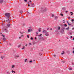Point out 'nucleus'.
<instances>
[{
    "label": "nucleus",
    "instance_id": "obj_1",
    "mask_svg": "<svg viewBox=\"0 0 74 74\" xmlns=\"http://www.w3.org/2000/svg\"><path fill=\"white\" fill-rule=\"evenodd\" d=\"M6 22H7L8 21V22H7L9 24H7V25L8 26V27H10V25H11V23H10V21H11L10 20V19L8 18V20H6Z\"/></svg>",
    "mask_w": 74,
    "mask_h": 74
},
{
    "label": "nucleus",
    "instance_id": "obj_2",
    "mask_svg": "<svg viewBox=\"0 0 74 74\" xmlns=\"http://www.w3.org/2000/svg\"><path fill=\"white\" fill-rule=\"evenodd\" d=\"M47 10V8H41V11L42 12H44Z\"/></svg>",
    "mask_w": 74,
    "mask_h": 74
},
{
    "label": "nucleus",
    "instance_id": "obj_3",
    "mask_svg": "<svg viewBox=\"0 0 74 74\" xmlns=\"http://www.w3.org/2000/svg\"><path fill=\"white\" fill-rule=\"evenodd\" d=\"M11 14L10 13H6L5 14L6 16L8 17V19H9V17H10V15Z\"/></svg>",
    "mask_w": 74,
    "mask_h": 74
},
{
    "label": "nucleus",
    "instance_id": "obj_4",
    "mask_svg": "<svg viewBox=\"0 0 74 74\" xmlns=\"http://www.w3.org/2000/svg\"><path fill=\"white\" fill-rule=\"evenodd\" d=\"M54 16L55 17V20H57L58 19V17L57 16H56L54 15L53 14H52V17H53Z\"/></svg>",
    "mask_w": 74,
    "mask_h": 74
},
{
    "label": "nucleus",
    "instance_id": "obj_5",
    "mask_svg": "<svg viewBox=\"0 0 74 74\" xmlns=\"http://www.w3.org/2000/svg\"><path fill=\"white\" fill-rule=\"evenodd\" d=\"M7 28H8V27H5L3 29L4 31H5L6 33H8V30L7 29Z\"/></svg>",
    "mask_w": 74,
    "mask_h": 74
},
{
    "label": "nucleus",
    "instance_id": "obj_6",
    "mask_svg": "<svg viewBox=\"0 0 74 74\" xmlns=\"http://www.w3.org/2000/svg\"><path fill=\"white\" fill-rule=\"evenodd\" d=\"M65 10H66V8L64 7H63L62 9V12H64Z\"/></svg>",
    "mask_w": 74,
    "mask_h": 74
},
{
    "label": "nucleus",
    "instance_id": "obj_7",
    "mask_svg": "<svg viewBox=\"0 0 74 74\" xmlns=\"http://www.w3.org/2000/svg\"><path fill=\"white\" fill-rule=\"evenodd\" d=\"M47 32V31L46 30H43L42 33H45V34Z\"/></svg>",
    "mask_w": 74,
    "mask_h": 74
},
{
    "label": "nucleus",
    "instance_id": "obj_8",
    "mask_svg": "<svg viewBox=\"0 0 74 74\" xmlns=\"http://www.w3.org/2000/svg\"><path fill=\"white\" fill-rule=\"evenodd\" d=\"M64 29H65V28L64 27L61 30V32L62 33H63L64 32Z\"/></svg>",
    "mask_w": 74,
    "mask_h": 74
},
{
    "label": "nucleus",
    "instance_id": "obj_9",
    "mask_svg": "<svg viewBox=\"0 0 74 74\" xmlns=\"http://www.w3.org/2000/svg\"><path fill=\"white\" fill-rule=\"evenodd\" d=\"M49 33H48V32H47L45 34V35L46 36H49Z\"/></svg>",
    "mask_w": 74,
    "mask_h": 74
},
{
    "label": "nucleus",
    "instance_id": "obj_10",
    "mask_svg": "<svg viewBox=\"0 0 74 74\" xmlns=\"http://www.w3.org/2000/svg\"><path fill=\"white\" fill-rule=\"evenodd\" d=\"M32 31H33V30L32 29H28V33H29L30 32H32Z\"/></svg>",
    "mask_w": 74,
    "mask_h": 74
},
{
    "label": "nucleus",
    "instance_id": "obj_11",
    "mask_svg": "<svg viewBox=\"0 0 74 74\" xmlns=\"http://www.w3.org/2000/svg\"><path fill=\"white\" fill-rule=\"evenodd\" d=\"M19 57V55H18V56L15 55L14 56V57L15 58H16V59L17 58H18Z\"/></svg>",
    "mask_w": 74,
    "mask_h": 74
},
{
    "label": "nucleus",
    "instance_id": "obj_12",
    "mask_svg": "<svg viewBox=\"0 0 74 74\" xmlns=\"http://www.w3.org/2000/svg\"><path fill=\"white\" fill-rule=\"evenodd\" d=\"M35 5H34V3H32L31 4V7H34Z\"/></svg>",
    "mask_w": 74,
    "mask_h": 74
},
{
    "label": "nucleus",
    "instance_id": "obj_13",
    "mask_svg": "<svg viewBox=\"0 0 74 74\" xmlns=\"http://www.w3.org/2000/svg\"><path fill=\"white\" fill-rule=\"evenodd\" d=\"M3 3V0H0V3L2 4Z\"/></svg>",
    "mask_w": 74,
    "mask_h": 74
},
{
    "label": "nucleus",
    "instance_id": "obj_14",
    "mask_svg": "<svg viewBox=\"0 0 74 74\" xmlns=\"http://www.w3.org/2000/svg\"><path fill=\"white\" fill-rule=\"evenodd\" d=\"M23 11L22 10H21L19 11L20 13V14H22V13H23Z\"/></svg>",
    "mask_w": 74,
    "mask_h": 74
},
{
    "label": "nucleus",
    "instance_id": "obj_15",
    "mask_svg": "<svg viewBox=\"0 0 74 74\" xmlns=\"http://www.w3.org/2000/svg\"><path fill=\"white\" fill-rule=\"evenodd\" d=\"M5 37H3V41H5Z\"/></svg>",
    "mask_w": 74,
    "mask_h": 74
},
{
    "label": "nucleus",
    "instance_id": "obj_16",
    "mask_svg": "<svg viewBox=\"0 0 74 74\" xmlns=\"http://www.w3.org/2000/svg\"><path fill=\"white\" fill-rule=\"evenodd\" d=\"M41 40H42V41H44V39L43 38V37H41Z\"/></svg>",
    "mask_w": 74,
    "mask_h": 74
},
{
    "label": "nucleus",
    "instance_id": "obj_17",
    "mask_svg": "<svg viewBox=\"0 0 74 74\" xmlns=\"http://www.w3.org/2000/svg\"><path fill=\"white\" fill-rule=\"evenodd\" d=\"M64 54V52L62 51V53H61V55H63Z\"/></svg>",
    "mask_w": 74,
    "mask_h": 74
},
{
    "label": "nucleus",
    "instance_id": "obj_18",
    "mask_svg": "<svg viewBox=\"0 0 74 74\" xmlns=\"http://www.w3.org/2000/svg\"><path fill=\"white\" fill-rule=\"evenodd\" d=\"M67 53H68V55H69V54H70V51H67Z\"/></svg>",
    "mask_w": 74,
    "mask_h": 74
},
{
    "label": "nucleus",
    "instance_id": "obj_19",
    "mask_svg": "<svg viewBox=\"0 0 74 74\" xmlns=\"http://www.w3.org/2000/svg\"><path fill=\"white\" fill-rule=\"evenodd\" d=\"M23 37V35H22L21 36V37H19V38H20V39L21 38V37Z\"/></svg>",
    "mask_w": 74,
    "mask_h": 74
},
{
    "label": "nucleus",
    "instance_id": "obj_20",
    "mask_svg": "<svg viewBox=\"0 0 74 74\" xmlns=\"http://www.w3.org/2000/svg\"><path fill=\"white\" fill-rule=\"evenodd\" d=\"M25 48V47L23 46L22 48V49H24Z\"/></svg>",
    "mask_w": 74,
    "mask_h": 74
},
{
    "label": "nucleus",
    "instance_id": "obj_21",
    "mask_svg": "<svg viewBox=\"0 0 74 74\" xmlns=\"http://www.w3.org/2000/svg\"><path fill=\"white\" fill-rule=\"evenodd\" d=\"M69 70H72V69L71 68H69Z\"/></svg>",
    "mask_w": 74,
    "mask_h": 74
},
{
    "label": "nucleus",
    "instance_id": "obj_22",
    "mask_svg": "<svg viewBox=\"0 0 74 74\" xmlns=\"http://www.w3.org/2000/svg\"><path fill=\"white\" fill-rule=\"evenodd\" d=\"M15 67V65H13L12 67V68H14Z\"/></svg>",
    "mask_w": 74,
    "mask_h": 74
},
{
    "label": "nucleus",
    "instance_id": "obj_23",
    "mask_svg": "<svg viewBox=\"0 0 74 74\" xmlns=\"http://www.w3.org/2000/svg\"><path fill=\"white\" fill-rule=\"evenodd\" d=\"M7 73L8 74H10V72L9 71H7Z\"/></svg>",
    "mask_w": 74,
    "mask_h": 74
},
{
    "label": "nucleus",
    "instance_id": "obj_24",
    "mask_svg": "<svg viewBox=\"0 0 74 74\" xmlns=\"http://www.w3.org/2000/svg\"><path fill=\"white\" fill-rule=\"evenodd\" d=\"M38 31H39V32H41V28H39L38 29Z\"/></svg>",
    "mask_w": 74,
    "mask_h": 74
},
{
    "label": "nucleus",
    "instance_id": "obj_25",
    "mask_svg": "<svg viewBox=\"0 0 74 74\" xmlns=\"http://www.w3.org/2000/svg\"><path fill=\"white\" fill-rule=\"evenodd\" d=\"M27 60V59H25V62H26V61Z\"/></svg>",
    "mask_w": 74,
    "mask_h": 74
},
{
    "label": "nucleus",
    "instance_id": "obj_26",
    "mask_svg": "<svg viewBox=\"0 0 74 74\" xmlns=\"http://www.w3.org/2000/svg\"><path fill=\"white\" fill-rule=\"evenodd\" d=\"M70 13L71 14V15H73V13H72V12H71Z\"/></svg>",
    "mask_w": 74,
    "mask_h": 74
},
{
    "label": "nucleus",
    "instance_id": "obj_27",
    "mask_svg": "<svg viewBox=\"0 0 74 74\" xmlns=\"http://www.w3.org/2000/svg\"><path fill=\"white\" fill-rule=\"evenodd\" d=\"M69 27H68V28H66V30H69Z\"/></svg>",
    "mask_w": 74,
    "mask_h": 74
},
{
    "label": "nucleus",
    "instance_id": "obj_28",
    "mask_svg": "<svg viewBox=\"0 0 74 74\" xmlns=\"http://www.w3.org/2000/svg\"><path fill=\"white\" fill-rule=\"evenodd\" d=\"M58 30H60V27H58Z\"/></svg>",
    "mask_w": 74,
    "mask_h": 74
},
{
    "label": "nucleus",
    "instance_id": "obj_29",
    "mask_svg": "<svg viewBox=\"0 0 74 74\" xmlns=\"http://www.w3.org/2000/svg\"><path fill=\"white\" fill-rule=\"evenodd\" d=\"M39 55H40V56H41L42 55V53H40L39 54Z\"/></svg>",
    "mask_w": 74,
    "mask_h": 74
},
{
    "label": "nucleus",
    "instance_id": "obj_30",
    "mask_svg": "<svg viewBox=\"0 0 74 74\" xmlns=\"http://www.w3.org/2000/svg\"><path fill=\"white\" fill-rule=\"evenodd\" d=\"M38 38L39 40H41V37H39Z\"/></svg>",
    "mask_w": 74,
    "mask_h": 74
},
{
    "label": "nucleus",
    "instance_id": "obj_31",
    "mask_svg": "<svg viewBox=\"0 0 74 74\" xmlns=\"http://www.w3.org/2000/svg\"><path fill=\"white\" fill-rule=\"evenodd\" d=\"M29 63H32V60H31L29 62Z\"/></svg>",
    "mask_w": 74,
    "mask_h": 74
},
{
    "label": "nucleus",
    "instance_id": "obj_32",
    "mask_svg": "<svg viewBox=\"0 0 74 74\" xmlns=\"http://www.w3.org/2000/svg\"><path fill=\"white\" fill-rule=\"evenodd\" d=\"M31 39L32 40H33V38L31 37Z\"/></svg>",
    "mask_w": 74,
    "mask_h": 74
},
{
    "label": "nucleus",
    "instance_id": "obj_33",
    "mask_svg": "<svg viewBox=\"0 0 74 74\" xmlns=\"http://www.w3.org/2000/svg\"><path fill=\"white\" fill-rule=\"evenodd\" d=\"M4 58V56H2V57H1V59H3V58Z\"/></svg>",
    "mask_w": 74,
    "mask_h": 74
},
{
    "label": "nucleus",
    "instance_id": "obj_34",
    "mask_svg": "<svg viewBox=\"0 0 74 74\" xmlns=\"http://www.w3.org/2000/svg\"><path fill=\"white\" fill-rule=\"evenodd\" d=\"M69 34H70V35H72V33H69Z\"/></svg>",
    "mask_w": 74,
    "mask_h": 74
},
{
    "label": "nucleus",
    "instance_id": "obj_35",
    "mask_svg": "<svg viewBox=\"0 0 74 74\" xmlns=\"http://www.w3.org/2000/svg\"><path fill=\"white\" fill-rule=\"evenodd\" d=\"M60 15L62 16H63V14H60Z\"/></svg>",
    "mask_w": 74,
    "mask_h": 74
},
{
    "label": "nucleus",
    "instance_id": "obj_36",
    "mask_svg": "<svg viewBox=\"0 0 74 74\" xmlns=\"http://www.w3.org/2000/svg\"><path fill=\"white\" fill-rule=\"evenodd\" d=\"M64 26H65V27H67V25L66 24H64Z\"/></svg>",
    "mask_w": 74,
    "mask_h": 74
},
{
    "label": "nucleus",
    "instance_id": "obj_37",
    "mask_svg": "<svg viewBox=\"0 0 74 74\" xmlns=\"http://www.w3.org/2000/svg\"><path fill=\"white\" fill-rule=\"evenodd\" d=\"M74 20L73 19H72L71 20V22H74Z\"/></svg>",
    "mask_w": 74,
    "mask_h": 74
},
{
    "label": "nucleus",
    "instance_id": "obj_38",
    "mask_svg": "<svg viewBox=\"0 0 74 74\" xmlns=\"http://www.w3.org/2000/svg\"><path fill=\"white\" fill-rule=\"evenodd\" d=\"M23 26H25V23H23Z\"/></svg>",
    "mask_w": 74,
    "mask_h": 74
},
{
    "label": "nucleus",
    "instance_id": "obj_39",
    "mask_svg": "<svg viewBox=\"0 0 74 74\" xmlns=\"http://www.w3.org/2000/svg\"><path fill=\"white\" fill-rule=\"evenodd\" d=\"M25 2H27V0H24Z\"/></svg>",
    "mask_w": 74,
    "mask_h": 74
},
{
    "label": "nucleus",
    "instance_id": "obj_40",
    "mask_svg": "<svg viewBox=\"0 0 74 74\" xmlns=\"http://www.w3.org/2000/svg\"><path fill=\"white\" fill-rule=\"evenodd\" d=\"M27 37H28L27 38H29V35H27Z\"/></svg>",
    "mask_w": 74,
    "mask_h": 74
},
{
    "label": "nucleus",
    "instance_id": "obj_41",
    "mask_svg": "<svg viewBox=\"0 0 74 74\" xmlns=\"http://www.w3.org/2000/svg\"><path fill=\"white\" fill-rule=\"evenodd\" d=\"M36 34H38V33L37 32H36Z\"/></svg>",
    "mask_w": 74,
    "mask_h": 74
},
{
    "label": "nucleus",
    "instance_id": "obj_42",
    "mask_svg": "<svg viewBox=\"0 0 74 74\" xmlns=\"http://www.w3.org/2000/svg\"><path fill=\"white\" fill-rule=\"evenodd\" d=\"M21 47V45H18V48H19V47Z\"/></svg>",
    "mask_w": 74,
    "mask_h": 74
},
{
    "label": "nucleus",
    "instance_id": "obj_43",
    "mask_svg": "<svg viewBox=\"0 0 74 74\" xmlns=\"http://www.w3.org/2000/svg\"><path fill=\"white\" fill-rule=\"evenodd\" d=\"M2 36H3V37H5V36L4 35H2Z\"/></svg>",
    "mask_w": 74,
    "mask_h": 74
},
{
    "label": "nucleus",
    "instance_id": "obj_44",
    "mask_svg": "<svg viewBox=\"0 0 74 74\" xmlns=\"http://www.w3.org/2000/svg\"><path fill=\"white\" fill-rule=\"evenodd\" d=\"M29 44L30 45H32V44L31 43H29Z\"/></svg>",
    "mask_w": 74,
    "mask_h": 74
},
{
    "label": "nucleus",
    "instance_id": "obj_45",
    "mask_svg": "<svg viewBox=\"0 0 74 74\" xmlns=\"http://www.w3.org/2000/svg\"><path fill=\"white\" fill-rule=\"evenodd\" d=\"M12 73H14V71L12 70Z\"/></svg>",
    "mask_w": 74,
    "mask_h": 74
},
{
    "label": "nucleus",
    "instance_id": "obj_46",
    "mask_svg": "<svg viewBox=\"0 0 74 74\" xmlns=\"http://www.w3.org/2000/svg\"><path fill=\"white\" fill-rule=\"evenodd\" d=\"M65 12H66V13H67V12H68V11H66Z\"/></svg>",
    "mask_w": 74,
    "mask_h": 74
},
{
    "label": "nucleus",
    "instance_id": "obj_47",
    "mask_svg": "<svg viewBox=\"0 0 74 74\" xmlns=\"http://www.w3.org/2000/svg\"><path fill=\"white\" fill-rule=\"evenodd\" d=\"M28 14H31V13L29 12L28 13Z\"/></svg>",
    "mask_w": 74,
    "mask_h": 74
},
{
    "label": "nucleus",
    "instance_id": "obj_48",
    "mask_svg": "<svg viewBox=\"0 0 74 74\" xmlns=\"http://www.w3.org/2000/svg\"><path fill=\"white\" fill-rule=\"evenodd\" d=\"M35 40H37V38H36V37H35Z\"/></svg>",
    "mask_w": 74,
    "mask_h": 74
},
{
    "label": "nucleus",
    "instance_id": "obj_49",
    "mask_svg": "<svg viewBox=\"0 0 74 74\" xmlns=\"http://www.w3.org/2000/svg\"><path fill=\"white\" fill-rule=\"evenodd\" d=\"M27 44H26L25 45V46H26V47H27Z\"/></svg>",
    "mask_w": 74,
    "mask_h": 74
},
{
    "label": "nucleus",
    "instance_id": "obj_50",
    "mask_svg": "<svg viewBox=\"0 0 74 74\" xmlns=\"http://www.w3.org/2000/svg\"><path fill=\"white\" fill-rule=\"evenodd\" d=\"M68 24L69 25H71V24H69V23Z\"/></svg>",
    "mask_w": 74,
    "mask_h": 74
},
{
    "label": "nucleus",
    "instance_id": "obj_51",
    "mask_svg": "<svg viewBox=\"0 0 74 74\" xmlns=\"http://www.w3.org/2000/svg\"><path fill=\"white\" fill-rule=\"evenodd\" d=\"M55 32H58V30H57V31H55Z\"/></svg>",
    "mask_w": 74,
    "mask_h": 74
},
{
    "label": "nucleus",
    "instance_id": "obj_52",
    "mask_svg": "<svg viewBox=\"0 0 74 74\" xmlns=\"http://www.w3.org/2000/svg\"><path fill=\"white\" fill-rule=\"evenodd\" d=\"M30 5L28 4V7H29V6H30Z\"/></svg>",
    "mask_w": 74,
    "mask_h": 74
},
{
    "label": "nucleus",
    "instance_id": "obj_53",
    "mask_svg": "<svg viewBox=\"0 0 74 74\" xmlns=\"http://www.w3.org/2000/svg\"><path fill=\"white\" fill-rule=\"evenodd\" d=\"M73 53L74 54V51H73Z\"/></svg>",
    "mask_w": 74,
    "mask_h": 74
},
{
    "label": "nucleus",
    "instance_id": "obj_54",
    "mask_svg": "<svg viewBox=\"0 0 74 74\" xmlns=\"http://www.w3.org/2000/svg\"><path fill=\"white\" fill-rule=\"evenodd\" d=\"M54 57H55L56 56V55H54Z\"/></svg>",
    "mask_w": 74,
    "mask_h": 74
},
{
    "label": "nucleus",
    "instance_id": "obj_55",
    "mask_svg": "<svg viewBox=\"0 0 74 74\" xmlns=\"http://www.w3.org/2000/svg\"><path fill=\"white\" fill-rule=\"evenodd\" d=\"M36 36H38V34H36Z\"/></svg>",
    "mask_w": 74,
    "mask_h": 74
},
{
    "label": "nucleus",
    "instance_id": "obj_56",
    "mask_svg": "<svg viewBox=\"0 0 74 74\" xmlns=\"http://www.w3.org/2000/svg\"><path fill=\"white\" fill-rule=\"evenodd\" d=\"M38 36L39 37H41V35H38Z\"/></svg>",
    "mask_w": 74,
    "mask_h": 74
},
{
    "label": "nucleus",
    "instance_id": "obj_57",
    "mask_svg": "<svg viewBox=\"0 0 74 74\" xmlns=\"http://www.w3.org/2000/svg\"><path fill=\"white\" fill-rule=\"evenodd\" d=\"M71 38H73V36H71Z\"/></svg>",
    "mask_w": 74,
    "mask_h": 74
},
{
    "label": "nucleus",
    "instance_id": "obj_58",
    "mask_svg": "<svg viewBox=\"0 0 74 74\" xmlns=\"http://www.w3.org/2000/svg\"><path fill=\"white\" fill-rule=\"evenodd\" d=\"M67 23L68 24H69V22L68 21H67Z\"/></svg>",
    "mask_w": 74,
    "mask_h": 74
},
{
    "label": "nucleus",
    "instance_id": "obj_59",
    "mask_svg": "<svg viewBox=\"0 0 74 74\" xmlns=\"http://www.w3.org/2000/svg\"><path fill=\"white\" fill-rule=\"evenodd\" d=\"M29 2L30 3H31V2H32V1H29Z\"/></svg>",
    "mask_w": 74,
    "mask_h": 74
},
{
    "label": "nucleus",
    "instance_id": "obj_60",
    "mask_svg": "<svg viewBox=\"0 0 74 74\" xmlns=\"http://www.w3.org/2000/svg\"><path fill=\"white\" fill-rule=\"evenodd\" d=\"M48 29H49V28H48L47 29V30H48Z\"/></svg>",
    "mask_w": 74,
    "mask_h": 74
},
{
    "label": "nucleus",
    "instance_id": "obj_61",
    "mask_svg": "<svg viewBox=\"0 0 74 74\" xmlns=\"http://www.w3.org/2000/svg\"><path fill=\"white\" fill-rule=\"evenodd\" d=\"M52 30V28H51L50 29V30Z\"/></svg>",
    "mask_w": 74,
    "mask_h": 74
},
{
    "label": "nucleus",
    "instance_id": "obj_62",
    "mask_svg": "<svg viewBox=\"0 0 74 74\" xmlns=\"http://www.w3.org/2000/svg\"><path fill=\"white\" fill-rule=\"evenodd\" d=\"M14 73H15V71H14V72H13Z\"/></svg>",
    "mask_w": 74,
    "mask_h": 74
},
{
    "label": "nucleus",
    "instance_id": "obj_63",
    "mask_svg": "<svg viewBox=\"0 0 74 74\" xmlns=\"http://www.w3.org/2000/svg\"><path fill=\"white\" fill-rule=\"evenodd\" d=\"M73 40H74V37L73 38Z\"/></svg>",
    "mask_w": 74,
    "mask_h": 74
},
{
    "label": "nucleus",
    "instance_id": "obj_64",
    "mask_svg": "<svg viewBox=\"0 0 74 74\" xmlns=\"http://www.w3.org/2000/svg\"><path fill=\"white\" fill-rule=\"evenodd\" d=\"M63 23H65L64 21V22H63Z\"/></svg>",
    "mask_w": 74,
    "mask_h": 74
}]
</instances>
